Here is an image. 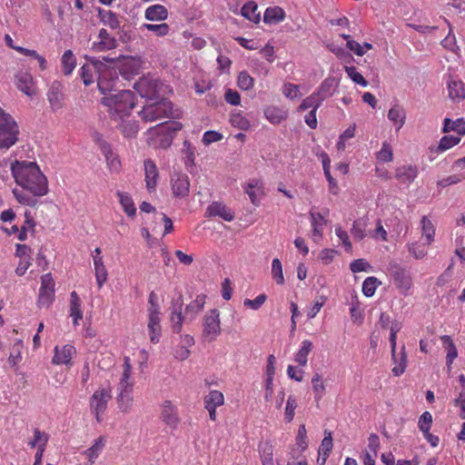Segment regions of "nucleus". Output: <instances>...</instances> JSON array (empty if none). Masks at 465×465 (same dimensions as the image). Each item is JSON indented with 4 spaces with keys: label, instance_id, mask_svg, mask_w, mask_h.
I'll return each mask as SVG.
<instances>
[{
    "label": "nucleus",
    "instance_id": "f257e3e1",
    "mask_svg": "<svg viewBox=\"0 0 465 465\" xmlns=\"http://www.w3.org/2000/svg\"><path fill=\"white\" fill-rule=\"evenodd\" d=\"M10 170L20 187L13 189V194L19 203L34 207L38 203V197L47 194V178L36 162L15 160L10 163Z\"/></svg>",
    "mask_w": 465,
    "mask_h": 465
},
{
    "label": "nucleus",
    "instance_id": "f03ea898",
    "mask_svg": "<svg viewBox=\"0 0 465 465\" xmlns=\"http://www.w3.org/2000/svg\"><path fill=\"white\" fill-rule=\"evenodd\" d=\"M102 104L108 107L111 114L116 119H123L131 114L134 107V94L130 90H121L110 94L102 99Z\"/></svg>",
    "mask_w": 465,
    "mask_h": 465
},
{
    "label": "nucleus",
    "instance_id": "7ed1b4c3",
    "mask_svg": "<svg viewBox=\"0 0 465 465\" xmlns=\"http://www.w3.org/2000/svg\"><path fill=\"white\" fill-rule=\"evenodd\" d=\"M18 135L17 123L0 107V149L8 150L18 141Z\"/></svg>",
    "mask_w": 465,
    "mask_h": 465
},
{
    "label": "nucleus",
    "instance_id": "20e7f679",
    "mask_svg": "<svg viewBox=\"0 0 465 465\" xmlns=\"http://www.w3.org/2000/svg\"><path fill=\"white\" fill-rule=\"evenodd\" d=\"M112 398L110 388H101L96 390L90 398V411L94 415L97 422L103 420V415L107 409L108 401Z\"/></svg>",
    "mask_w": 465,
    "mask_h": 465
},
{
    "label": "nucleus",
    "instance_id": "39448f33",
    "mask_svg": "<svg viewBox=\"0 0 465 465\" xmlns=\"http://www.w3.org/2000/svg\"><path fill=\"white\" fill-rule=\"evenodd\" d=\"M220 313L217 309L208 311L203 319V338L213 341L221 334Z\"/></svg>",
    "mask_w": 465,
    "mask_h": 465
},
{
    "label": "nucleus",
    "instance_id": "423d86ee",
    "mask_svg": "<svg viewBox=\"0 0 465 465\" xmlns=\"http://www.w3.org/2000/svg\"><path fill=\"white\" fill-rule=\"evenodd\" d=\"M173 105L167 100H162L156 104L144 106L140 115L145 122H153L172 115Z\"/></svg>",
    "mask_w": 465,
    "mask_h": 465
},
{
    "label": "nucleus",
    "instance_id": "0eeeda50",
    "mask_svg": "<svg viewBox=\"0 0 465 465\" xmlns=\"http://www.w3.org/2000/svg\"><path fill=\"white\" fill-rule=\"evenodd\" d=\"M329 214V209H323L322 213L316 212L315 208H312L309 212L312 225V240L319 243L323 237V230L327 224L325 216Z\"/></svg>",
    "mask_w": 465,
    "mask_h": 465
},
{
    "label": "nucleus",
    "instance_id": "6e6552de",
    "mask_svg": "<svg viewBox=\"0 0 465 465\" xmlns=\"http://www.w3.org/2000/svg\"><path fill=\"white\" fill-rule=\"evenodd\" d=\"M54 299V281L52 274L46 273L41 277V287L39 289L38 306L49 307Z\"/></svg>",
    "mask_w": 465,
    "mask_h": 465
},
{
    "label": "nucleus",
    "instance_id": "1a4fd4ad",
    "mask_svg": "<svg viewBox=\"0 0 465 465\" xmlns=\"http://www.w3.org/2000/svg\"><path fill=\"white\" fill-rule=\"evenodd\" d=\"M90 64H84L79 71L80 77L85 86L92 84L94 80H97L100 72L102 71L104 64L99 58L87 57Z\"/></svg>",
    "mask_w": 465,
    "mask_h": 465
},
{
    "label": "nucleus",
    "instance_id": "9d476101",
    "mask_svg": "<svg viewBox=\"0 0 465 465\" xmlns=\"http://www.w3.org/2000/svg\"><path fill=\"white\" fill-rule=\"evenodd\" d=\"M118 80L117 73L114 68L104 65L99 76H97V86L99 91L105 94L114 90L115 81Z\"/></svg>",
    "mask_w": 465,
    "mask_h": 465
},
{
    "label": "nucleus",
    "instance_id": "9b49d317",
    "mask_svg": "<svg viewBox=\"0 0 465 465\" xmlns=\"http://www.w3.org/2000/svg\"><path fill=\"white\" fill-rule=\"evenodd\" d=\"M183 303L182 295L172 302L170 321L172 331L174 333H180L183 329V323L187 322L185 315L183 313Z\"/></svg>",
    "mask_w": 465,
    "mask_h": 465
},
{
    "label": "nucleus",
    "instance_id": "f8f14e48",
    "mask_svg": "<svg viewBox=\"0 0 465 465\" xmlns=\"http://www.w3.org/2000/svg\"><path fill=\"white\" fill-rule=\"evenodd\" d=\"M64 86L61 82L54 81L46 94L47 100L53 111H57L63 107L64 104Z\"/></svg>",
    "mask_w": 465,
    "mask_h": 465
},
{
    "label": "nucleus",
    "instance_id": "ddd939ff",
    "mask_svg": "<svg viewBox=\"0 0 465 465\" xmlns=\"http://www.w3.org/2000/svg\"><path fill=\"white\" fill-rule=\"evenodd\" d=\"M116 391L134 392L132 365L129 357H125L124 360L123 371L116 387Z\"/></svg>",
    "mask_w": 465,
    "mask_h": 465
},
{
    "label": "nucleus",
    "instance_id": "4468645a",
    "mask_svg": "<svg viewBox=\"0 0 465 465\" xmlns=\"http://www.w3.org/2000/svg\"><path fill=\"white\" fill-rule=\"evenodd\" d=\"M54 357L52 363L54 365H69L73 357L76 354V349L71 344H65L62 347L55 346L54 349Z\"/></svg>",
    "mask_w": 465,
    "mask_h": 465
},
{
    "label": "nucleus",
    "instance_id": "2eb2a0df",
    "mask_svg": "<svg viewBox=\"0 0 465 465\" xmlns=\"http://www.w3.org/2000/svg\"><path fill=\"white\" fill-rule=\"evenodd\" d=\"M162 420L171 429H176L180 423L177 408L171 401H164L162 404Z\"/></svg>",
    "mask_w": 465,
    "mask_h": 465
},
{
    "label": "nucleus",
    "instance_id": "dca6fc26",
    "mask_svg": "<svg viewBox=\"0 0 465 465\" xmlns=\"http://www.w3.org/2000/svg\"><path fill=\"white\" fill-rule=\"evenodd\" d=\"M98 39L99 41L94 42L91 46V49L94 52L112 50L117 45L115 38L111 36L104 28L100 29Z\"/></svg>",
    "mask_w": 465,
    "mask_h": 465
},
{
    "label": "nucleus",
    "instance_id": "f3484780",
    "mask_svg": "<svg viewBox=\"0 0 465 465\" xmlns=\"http://www.w3.org/2000/svg\"><path fill=\"white\" fill-rule=\"evenodd\" d=\"M418 174V167L412 164H403L397 167L395 170V178L407 186L417 178Z\"/></svg>",
    "mask_w": 465,
    "mask_h": 465
},
{
    "label": "nucleus",
    "instance_id": "a211bd4d",
    "mask_svg": "<svg viewBox=\"0 0 465 465\" xmlns=\"http://www.w3.org/2000/svg\"><path fill=\"white\" fill-rule=\"evenodd\" d=\"M391 273L394 283L398 289L404 292L411 289L412 281L409 272L406 269L395 265Z\"/></svg>",
    "mask_w": 465,
    "mask_h": 465
},
{
    "label": "nucleus",
    "instance_id": "6ab92c4d",
    "mask_svg": "<svg viewBox=\"0 0 465 465\" xmlns=\"http://www.w3.org/2000/svg\"><path fill=\"white\" fill-rule=\"evenodd\" d=\"M190 188L189 178L184 173H176L172 177V190L176 197H184Z\"/></svg>",
    "mask_w": 465,
    "mask_h": 465
},
{
    "label": "nucleus",
    "instance_id": "aec40b11",
    "mask_svg": "<svg viewBox=\"0 0 465 465\" xmlns=\"http://www.w3.org/2000/svg\"><path fill=\"white\" fill-rule=\"evenodd\" d=\"M161 318L160 312H151L148 313V331L150 341L153 343H158L160 341V337L162 335V328H161Z\"/></svg>",
    "mask_w": 465,
    "mask_h": 465
},
{
    "label": "nucleus",
    "instance_id": "412c9836",
    "mask_svg": "<svg viewBox=\"0 0 465 465\" xmlns=\"http://www.w3.org/2000/svg\"><path fill=\"white\" fill-rule=\"evenodd\" d=\"M145 183L149 192L155 189L158 180V169L154 162L151 159H146L143 163Z\"/></svg>",
    "mask_w": 465,
    "mask_h": 465
},
{
    "label": "nucleus",
    "instance_id": "4be33fe9",
    "mask_svg": "<svg viewBox=\"0 0 465 465\" xmlns=\"http://www.w3.org/2000/svg\"><path fill=\"white\" fill-rule=\"evenodd\" d=\"M100 149L105 157L110 171L114 173L119 172L121 168V162L118 156L113 152L111 145L105 141H101Z\"/></svg>",
    "mask_w": 465,
    "mask_h": 465
},
{
    "label": "nucleus",
    "instance_id": "5701e85b",
    "mask_svg": "<svg viewBox=\"0 0 465 465\" xmlns=\"http://www.w3.org/2000/svg\"><path fill=\"white\" fill-rule=\"evenodd\" d=\"M205 304V296L197 295L196 298L191 302L184 310L185 321L192 322L197 315L203 310Z\"/></svg>",
    "mask_w": 465,
    "mask_h": 465
},
{
    "label": "nucleus",
    "instance_id": "b1692460",
    "mask_svg": "<svg viewBox=\"0 0 465 465\" xmlns=\"http://www.w3.org/2000/svg\"><path fill=\"white\" fill-rule=\"evenodd\" d=\"M15 81L16 87L25 94L28 96H33L35 94V92L33 88L34 80L30 74L26 72L18 73L15 75Z\"/></svg>",
    "mask_w": 465,
    "mask_h": 465
},
{
    "label": "nucleus",
    "instance_id": "393cba45",
    "mask_svg": "<svg viewBox=\"0 0 465 465\" xmlns=\"http://www.w3.org/2000/svg\"><path fill=\"white\" fill-rule=\"evenodd\" d=\"M274 447L271 440H262L258 444V452L262 465H274Z\"/></svg>",
    "mask_w": 465,
    "mask_h": 465
},
{
    "label": "nucleus",
    "instance_id": "a878e982",
    "mask_svg": "<svg viewBox=\"0 0 465 465\" xmlns=\"http://www.w3.org/2000/svg\"><path fill=\"white\" fill-rule=\"evenodd\" d=\"M335 88V79L332 77H328L322 82L320 86L313 93L322 100V102H324L326 99L333 95Z\"/></svg>",
    "mask_w": 465,
    "mask_h": 465
},
{
    "label": "nucleus",
    "instance_id": "bb28decb",
    "mask_svg": "<svg viewBox=\"0 0 465 465\" xmlns=\"http://www.w3.org/2000/svg\"><path fill=\"white\" fill-rule=\"evenodd\" d=\"M207 213L209 216H219L227 222H231L234 219L233 213L224 204L217 202H213L208 206Z\"/></svg>",
    "mask_w": 465,
    "mask_h": 465
},
{
    "label": "nucleus",
    "instance_id": "cd10ccee",
    "mask_svg": "<svg viewBox=\"0 0 465 465\" xmlns=\"http://www.w3.org/2000/svg\"><path fill=\"white\" fill-rule=\"evenodd\" d=\"M388 118L393 124L396 130L399 131L405 124L406 112L405 109L395 104L388 112Z\"/></svg>",
    "mask_w": 465,
    "mask_h": 465
},
{
    "label": "nucleus",
    "instance_id": "c85d7f7f",
    "mask_svg": "<svg viewBox=\"0 0 465 465\" xmlns=\"http://www.w3.org/2000/svg\"><path fill=\"white\" fill-rule=\"evenodd\" d=\"M313 348L312 342L309 340H303L301 342L300 348L293 355V360L300 367H305L308 362V356Z\"/></svg>",
    "mask_w": 465,
    "mask_h": 465
},
{
    "label": "nucleus",
    "instance_id": "c756f323",
    "mask_svg": "<svg viewBox=\"0 0 465 465\" xmlns=\"http://www.w3.org/2000/svg\"><path fill=\"white\" fill-rule=\"evenodd\" d=\"M104 446L105 439L104 437L101 436L94 440V444L90 448H88L83 452V454L88 459L90 465L94 463L96 459L102 453Z\"/></svg>",
    "mask_w": 465,
    "mask_h": 465
},
{
    "label": "nucleus",
    "instance_id": "7c9ffc66",
    "mask_svg": "<svg viewBox=\"0 0 465 465\" xmlns=\"http://www.w3.org/2000/svg\"><path fill=\"white\" fill-rule=\"evenodd\" d=\"M144 17L149 21H163L168 17V11L162 5H153L145 9Z\"/></svg>",
    "mask_w": 465,
    "mask_h": 465
},
{
    "label": "nucleus",
    "instance_id": "2f4dec72",
    "mask_svg": "<svg viewBox=\"0 0 465 465\" xmlns=\"http://www.w3.org/2000/svg\"><path fill=\"white\" fill-rule=\"evenodd\" d=\"M244 192L248 194L252 204H260V196L262 194V183L258 180H252L244 186Z\"/></svg>",
    "mask_w": 465,
    "mask_h": 465
},
{
    "label": "nucleus",
    "instance_id": "473e14b6",
    "mask_svg": "<svg viewBox=\"0 0 465 465\" xmlns=\"http://www.w3.org/2000/svg\"><path fill=\"white\" fill-rule=\"evenodd\" d=\"M265 118L273 124H278L284 121L288 116V112L277 106H268L264 110Z\"/></svg>",
    "mask_w": 465,
    "mask_h": 465
},
{
    "label": "nucleus",
    "instance_id": "72a5a7b5",
    "mask_svg": "<svg viewBox=\"0 0 465 465\" xmlns=\"http://www.w3.org/2000/svg\"><path fill=\"white\" fill-rule=\"evenodd\" d=\"M448 91L452 101L460 102L465 98L464 84L460 80L450 79L448 82Z\"/></svg>",
    "mask_w": 465,
    "mask_h": 465
},
{
    "label": "nucleus",
    "instance_id": "f704fd0d",
    "mask_svg": "<svg viewBox=\"0 0 465 465\" xmlns=\"http://www.w3.org/2000/svg\"><path fill=\"white\" fill-rule=\"evenodd\" d=\"M460 142V138L459 136L454 135H444L439 143L438 146H430V153H443L451 147L455 146Z\"/></svg>",
    "mask_w": 465,
    "mask_h": 465
},
{
    "label": "nucleus",
    "instance_id": "c9c22d12",
    "mask_svg": "<svg viewBox=\"0 0 465 465\" xmlns=\"http://www.w3.org/2000/svg\"><path fill=\"white\" fill-rule=\"evenodd\" d=\"M285 18V12L280 6L268 7L263 15V22L265 24H278Z\"/></svg>",
    "mask_w": 465,
    "mask_h": 465
},
{
    "label": "nucleus",
    "instance_id": "e433bc0d",
    "mask_svg": "<svg viewBox=\"0 0 465 465\" xmlns=\"http://www.w3.org/2000/svg\"><path fill=\"white\" fill-rule=\"evenodd\" d=\"M95 280L99 289L106 282L108 272L104 266L103 257H96L94 262Z\"/></svg>",
    "mask_w": 465,
    "mask_h": 465
},
{
    "label": "nucleus",
    "instance_id": "4c0bfd02",
    "mask_svg": "<svg viewBox=\"0 0 465 465\" xmlns=\"http://www.w3.org/2000/svg\"><path fill=\"white\" fill-rule=\"evenodd\" d=\"M116 401L122 412H129L134 405L133 392L117 391Z\"/></svg>",
    "mask_w": 465,
    "mask_h": 465
},
{
    "label": "nucleus",
    "instance_id": "58836bf2",
    "mask_svg": "<svg viewBox=\"0 0 465 465\" xmlns=\"http://www.w3.org/2000/svg\"><path fill=\"white\" fill-rule=\"evenodd\" d=\"M230 122L233 127H236L242 131H247L251 127L250 121L246 118V116L241 111H237V110L233 111L231 114Z\"/></svg>",
    "mask_w": 465,
    "mask_h": 465
},
{
    "label": "nucleus",
    "instance_id": "ea45409f",
    "mask_svg": "<svg viewBox=\"0 0 465 465\" xmlns=\"http://www.w3.org/2000/svg\"><path fill=\"white\" fill-rule=\"evenodd\" d=\"M64 75H70L76 66V58L71 50H66L61 58Z\"/></svg>",
    "mask_w": 465,
    "mask_h": 465
},
{
    "label": "nucleus",
    "instance_id": "a19ab883",
    "mask_svg": "<svg viewBox=\"0 0 465 465\" xmlns=\"http://www.w3.org/2000/svg\"><path fill=\"white\" fill-rule=\"evenodd\" d=\"M322 103L323 102H322V100L312 93L302 100L297 108V112H303L308 109H311V111H317L322 106Z\"/></svg>",
    "mask_w": 465,
    "mask_h": 465
},
{
    "label": "nucleus",
    "instance_id": "79ce46f5",
    "mask_svg": "<svg viewBox=\"0 0 465 465\" xmlns=\"http://www.w3.org/2000/svg\"><path fill=\"white\" fill-rule=\"evenodd\" d=\"M117 196L124 213L130 217L134 216L136 213V208L132 197L128 193L123 192H117Z\"/></svg>",
    "mask_w": 465,
    "mask_h": 465
},
{
    "label": "nucleus",
    "instance_id": "37998d69",
    "mask_svg": "<svg viewBox=\"0 0 465 465\" xmlns=\"http://www.w3.org/2000/svg\"><path fill=\"white\" fill-rule=\"evenodd\" d=\"M224 403L223 394L220 391H211L208 395L204 397V407L205 408H217Z\"/></svg>",
    "mask_w": 465,
    "mask_h": 465
},
{
    "label": "nucleus",
    "instance_id": "c03bdc74",
    "mask_svg": "<svg viewBox=\"0 0 465 465\" xmlns=\"http://www.w3.org/2000/svg\"><path fill=\"white\" fill-rule=\"evenodd\" d=\"M442 131L444 133L454 131L463 135L465 134V121L462 118L457 119L456 121L445 118Z\"/></svg>",
    "mask_w": 465,
    "mask_h": 465
},
{
    "label": "nucleus",
    "instance_id": "a18cd8bd",
    "mask_svg": "<svg viewBox=\"0 0 465 465\" xmlns=\"http://www.w3.org/2000/svg\"><path fill=\"white\" fill-rule=\"evenodd\" d=\"M135 89L142 97H151L155 93V84H152L146 78H142L134 84Z\"/></svg>",
    "mask_w": 465,
    "mask_h": 465
},
{
    "label": "nucleus",
    "instance_id": "49530a36",
    "mask_svg": "<svg viewBox=\"0 0 465 465\" xmlns=\"http://www.w3.org/2000/svg\"><path fill=\"white\" fill-rule=\"evenodd\" d=\"M407 367V354L405 351V346L402 345L401 351L397 353V363H394V367L391 371L394 376H401L406 370Z\"/></svg>",
    "mask_w": 465,
    "mask_h": 465
},
{
    "label": "nucleus",
    "instance_id": "de8ad7c7",
    "mask_svg": "<svg viewBox=\"0 0 465 465\" xmlns=\"http://www.w3.org/2000/svg\"><path fill=\"white\" fill-rule=\"evenodd\" d=\"M312 387L314 392V398L316 401L322 400L325 394V384L322 380V376L320 373H315L312 379Z\"/></svg>",
    "mask_w": 465,
    "mask_h": 465
},
{
    "label": "nucleus",
    "instance_id": "09e8293b",
    "mask_svg": "<svg viewBox=\"0 0 465 465\" xmlns=\"http://www.w3.org/2000/svg\"><path fill=\"white\" fill-rule=\"evenodd\" d=\"M381 283V282L374 276L367 277L362 282V293L368 298L372 297Z\"/></svg>",
    "mask_w": 465,
    "mask_h": 465
},
{
    "label": "nucleus",
    "instance_id": "8fccbe9b",
    "mask_svg": "<svg viewBox=\"0 0 465 465\" xmlns=\"http://www.w3.org/2000/svg\"><path fill=\"white\" fill-rule=\"evenodd\" d=\"M120 129L124 137L134 138L138 133L139 126L134 120H123L120 124Z\"/></svg>",
    "mask_w": 465,
    "mask_h": 465
},
{
    "label": "nucleus",
    "instance_id": "3c124183",
    "mask_svg": "<svg viewBox=\"0 0 465 465\" xmlns=\"http://www.w3.org/2000/svg\"><path fill=\"white\" fill-rule=\"evenodd\" d=\"M242 15L250 21L258 23L260 21V14L257 13V5L254 2H248L243 5L241 10Z\"/></svg>",
    "mask_w": 465,
    "mask_h": 465
},
{
    "label": "nucleus",
    "instance_id": "603ef678",
    "mask_svg": "<svg viewBox=\"0 0 465 465\" xmlns=\"http://www.w3.org/2000/svg\"><path fill=\"white\" fill-rule=\"evenodd\" d=\"M48 441V435L38 429L34 430V439L28 442L31 448L37 447V450H45Z\"/></svg>",
    "mask_w": 465,
    "mask_h": 465
},
{
    "label": "nucleus",
    "instance_id": "864d4df0",
    "mask_svg": "<svg viewBox=\"0 0 465 465\" xmlns=\"http://www.w3.org/2000/svg\"><path fill=\"white\" fill-rule=\"evenodd\" d=\"M366 227L367 220L365 218L358 219L357 221H354L352 227L351 229V233L354 237V239L361 241L366 235Z\"/></svg>",
    "mask_w": 465,
    "mask_h": 465
},
{
    "label": "nucleus",
    "instance_id": "5fc2aeb1",
    "mask_svg": "<svg viewBox=\"0 0 465 465\" xmlns=\"http://www.w3.org/2000/svg\"><path fill=\"white\" fill-rule=\"evenodd\" d=\"M141 29H146L154 33L156 36H165L169 34L170 27L167 24H143L141 25Z\"/></svg>",
    "mask_w": 465,
    "mask_h": 465
},
{
    "label": "nucleus",
    "instance_id": "6e6d98bb",
    "mask_svg": "<svg viewBox=\"0 0 465 465\" xmlns=\"http://www.w3.org/2000/svg\"><path fill=\"white\" fill-rule=\"evenodd\" d=\"M421 231L422 235L425 236L427 240V244H430L434 240L435 229L432 223L426 217L423 216L421 219Z\"/></svg>",
    "mask_w": 465,
    "mask_h": 465
},
{
    "label": "nucleus",
    "instance_id": "4d7b16f0",
    "mask_svg": "<svg viewBox=\"0 0 465 465\" xmlns=\"http://www.w3.org/2000/svg\"><path fill=\"white\" fill-rule=\"evenodd\" d=\"M332 447H333V443H332L331 432L325 430L324 438L322 440L321 446L319 448L320 456H324L325 458H328L332 450Z\"/></svg>",
    "mask_w": 465,
    "mask_h": 465
},
{
    "label": "nucleus",
    "instance_id": "13d9d810",
    "mask_svg": "<svg viewBox=\"0 0 465 465\" xmlns=\"http://www.w3.org/2000/svg\"><path fill=\"white\" fill-rule=\"evenodd\" d=\"M237 85L242 91H249L254 85V79L247 71H242L237 78Z\"/></svg>",
    "mask_w": 465,
    "mask_h": 465
},
{
    "label": "nucleus",
    "instance_id": "bf43d9fd",
    "mask_svg": "<svg viewBox=\"0 0 465 465\" xmlns=\"http://www.w3.org/2000/svg\"><path fill=\"white\" fill-rule=\"evenodd\" d=\"M23 341L17 340L13 345L12 351L8 357V362L12 366L17 365L22 360Z\"/></svg>",
    "mask_w": 465,
    "mask_h": 465
},
{
    "label": "nucleus",
    "instance_id": "052dcab7",
    "mask_svg": "<svg viewBox=\"0 0 465 465\" xmlns=\"http://www.w3.org/2000/svg\"><path fill=\"white\" fill-rule=\"evenodd\" d=\"M101 21L104 25L109 26L112 29H117L120 27V22L117 15L112 11H106L100 13Z\"/></svg>",
    "mask_w": 465,
    "mask_h": 465
},
{
    "label": "nucleus",
    "instance_id": "680f3d73",
    "mask_svg": "<svg viewBox=\"0 0 465 465\" xmlns=\"http://www.w3.org/2000/svg\"><path fill=\"white\" fill-rule=\"evenodd\" d=\"M25 224L22 226L21 230H19L18 233V240L21 242H24L27 238V231L28 229L34 230V227L35 226V223L34 219L31 216L30 212L26 211L25 213Z\"/></svg>",
    "mask_w": 465,
    "mask_h": 465
},
{
    "label": "nucleus",
    "instance_id": "e2e57ef3",
    "mask_svg": "<svg viewBox=\"0 0 465 465\" xmlns=\"http://www.w3.org/2000/svg\"><path fill=\"white\" fill-rule=\"evenodd\" d=\"M344 70L347 74V75L351 79L352 82H354L357 84H360L363 87L368 85V82L365 80V78L360 74L357 70V68L353 65L351 66H345Z\"/></svg>",
    "mask_w": 465,
    "mask_h": 465
},
{
    "label": "nucleus",
    "instance_id": "0e129e2a",
    "mask_svg": "<svg viewBox=\"0 0 465 465\" xmlns=\"http://www.w3.org/2000/svg\"><path fill=\"white\" fill-rule=\"evenodd\" d=\"M272 275L277 284L282 285L284 283L282 265L278 258L273 259L272 262Z\"/></svg>",
    "mask_w": 465,
    "mask_h": 465
},
{
    "label": "nucleus",
    "instance_id": "69168bd1",
    "mask_svg": "<svg viewBox=\"0 0 465 465\" xmlns=\"http://www.w3.org/2000/svg\"><path fill=\"white\" fill-rule=\"evenodd\" d=\"M282 94L285 97L291 100H294L302 96V94L300 93V85L291 83H286L283 84Z\"/></svg>",
    "mask_w": 465,
    "mask_h": 465
},
{
    "label": "nucleus",
    "instance_id": "338daca9",
    "mask_svg": "<svg viewBox=\"0 0 465 465\" xmlns=\"http://www.w3.org/2000/svg\"><path fill=\"white\" fill-rule=\"evenodd\" d=\"M377 159L383 163H390L393 159V153L391 145L384 142L382 143L381 149L377 153Z\"/></svg>",
    "mask_w": 465,
    "mask_h": 465
},
{
    "label": "nucleus",
    "instance_id": "774afa93",
    "mask_svg": "<svg viewBox=\"0 0 465 465\" xmlns=\"http://www.w3.org/2000/svg\"><path fill=\"white\" fill-rule=\"evenodd\" d=\"M432 424V415L430 411H424L419 418L418 427L423 433L430 431Z\"/></svg>",
    "mask_w": 465,
    "mask_h": 465
}]
</instances>
